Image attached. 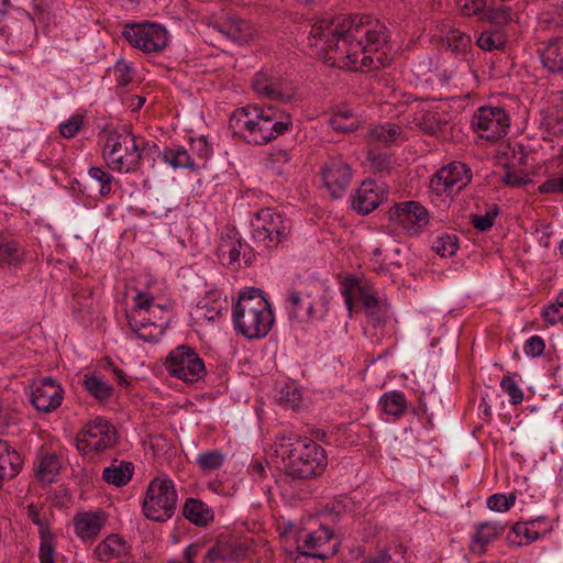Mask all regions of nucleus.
Listing matches in <instances>:
<instances>
[{"label":"nucleus","mask_w":563,"mask_h":563,"mask_svg":"<svg viewBox=\"0 0 563 563\" xmlns=\"http://www.w3.org/2000/svg\"><path fill=\"white\" fill-rule=\"evenodd\" d=\"M333 534L330 529L320 526L313 531H301L297 537L299 554L307 558L324 560L338 551V543L331 544Z\"/></svg>","instance_id":"13"},{"label":"nucleus","mask_w":563,"mask_h":563,"mask_svg":"<svg viewBox=\"0 0 563 563\" xmlns=\"http://www.w3.org/2000/svg\"><path fill=\"white\" fill-rule=\"evenodd\" d=\"M183 516L197 527H206L214 519L212 507L198 498H187L183 506Z\"/></svg>","instance_id":"30"},{"label":"nucleus","mask_w":563,"mask_h":563,"mask_svg":"<svg viewBox=\"0 0 563 563\" xmlns=\"http://www.w3.org/2000/svg\"><path fill=\"white\" fill-rule=\"evenodd\" d=\"M327 303L325 296H321L314 301L310 298V295L302 296L300 292L292 290L287 295L286 309L291 320L309 323L325 317L328 312Z\"/></svg>","instance_id":"15"},{"label":"nucleus","mask_w":563,"mask_h":563,"mask_svg":"<svg viewBox=\"0 0 563 563\" xmlns=\"http://www.w3.org/2000/svg\"><path fill=\"white\" fill-rule=\"evenodd\" d=\"M500 388L508 394L511 405H519L523 400V391L509 375H505L500 380Z\"/></svg>","instance_id":"53"},{"label":"nucleus","mask_w":563,"mask_h":563,"mask_svg":"<svg viewBox=\"0 0 563 563\" xmlns=\"http://www.w3.org/2000/svg\"><path fill=\"white\" fill-rule=\"evenodd\" d=\"M506 529V525L499 521H485L475 526V533L472 538L471 550L476 553H485L486 547L499 538Z\"/></svg>","instance_id":"28"},{"label":"nucleus","mask_w":563,"mask_h":563,"mask_svg":"<svg viewBox=\"0 0 563 563\" xmlns=\"http://www.w3.org/2000/svg\"><path fill=\"white\" fill-rule=\"evenodd\" d=\"M229 124L246 143L263 145L289 131L292 120L274 106L247 104L234 111Z\"/></svg>","instance_id":"2"},{"label":"nucleus","mask_w":563,"mask_h":563,"mask_svg":"<svg viewBox=\"0 0 563 563\" xmlns=\"http://www.w3.org/2000/svg\"><path fill=\"white\" fill-rule=\"evenodd\" d=\"M22 465L20 453L9 442L0 440V488L20 473Z\"/></svg>","instance_id":"27"},{"label":"nucleus","mask_w":563,"mask_h":563,"mask_svg":"<svg viewBox=\"0 0 563 563\" xmlns=\"http://www.w3.org/2000/svg\"><path fill=\"white\" fill-rule=\"evenodd\" d=\"M196 461L203 472H212L222 466L224 455L218 450L205 451L197 456Z\"/></svg>","instance_id":"48"},{"label":"nucleus","mask_w":563,"mask_h":563,"mask_svg":"<svg viewBox=\"0 0 563 563\" xmlns=\"http://www.w3.org/2000/svg\"><path fill=\"white\" fill-rule=\"evenodd\" d=\"M117 440L115 428L107 419L97 417L77 433L76 448L82 455L99 453L114 446Z\"/></svg>","instance_id":"9"},{"label":"nucleus","mask_w":563,"mask_h":563,"mask_svg":"<svg viewBox=\"0 0 563 563\" xmlns=\"http://www.w3.org/2000/svg\"><path fill=\"white\" fill-rule=\"evenodd\" d=\"M27 518L37 527L40 539L54 536L49 528L48 516L43 508L31 504L27 506Z\"/></svg>","instance_id":"44"},{"label":"nucleus","mask_w":563,"mask_h":563,"mask_svg":"<svg viewBox=\"0 0 563 563\" xmlns=\"http://www.w3.org/2000/svg\"><path fill=\"white\" fill-rule=\"evenodd\" d=\"M164 366L173 377L186 383L199 382L206 374L205 362L189 345H178L166 356Z\"/></svg>","instance_id":"10"},{"label":"nucleus","mask_w":563,"mask_h":563,"mask_svg":"<svg viewBox=\"0 0 563 563\" xmlns=\"http://www.w3.org/2000/svg\"><path fill=\"white\" fill-rule=\"evenodd\" d=\"M541 316L545 322L551 324L563 319V290L558 294L554 302L543 308Z\"/></svg>","instance_id":"50"},{"label":"nucleus","mask_w":563,"mask_h":563,"mask_svg":"<svg viewBox=\"0 0 563 563\" xmlns=\"http://www.w3.org/2000/svg\"><path fill=\"white\" fill-rule=\"evenodd\" d=\"M371 167L379 173L391 169L393 163L387 154H372L369 156Z\"/></svg>","instance_id":"63"},{"label":"nucleus","mask_w":563,"mask_h":563,"mask_svg":"<svg viewBox=\"0 0 563 563\" xmlns=\"http://www.w3.org/2000/svg\"><path fill=\"white\" fill-rule=\"evenodd\" d=\"M220 252L222 256L228 253V265L233 268L241 267L242 262L244 266H250L255 257L253 247L241 240L232 241L229 244H222Z\"/></svg>","instance_id":"31"},{"label":"nucleus","mask_w":563,"mask_h":563,"mask_svg":"<svg viewBox=\"0 0 563 563\" xmlns=\"http://www.w3.org/2000/svg\"><path fill=\"white\" fill-rule=\"evenodd\" d=\"M516 501V496L514 494L504 495V494H494L487 498L486 505L487 507L497 512L508 511Z\"/></svg>","instance_id":"51"},{"label":"nucleus","mask_w":563,"mask_h":563,"mask_svg":"<svg viewBox=\"0 0 563 563\" xmlns=\"http://www.w3.org/2000/svg\"><path fill=\"white\" fill-rule=\"evenodd\" d=\"M323 186L333 198H341L352 179V168L342 156L330 157L320 170Z\"/></svg>","instance_id":"16"},{"label":"nucleus","mask_w":563,"mask_h":563,"mask_svg":"<svg viewBox=\"0 0 563 563\" xmlns=\"http://www.w3.org/2000/svg\"><path fill=\"white\" fill-rule=\"evenodd\" d=\"M114 79L118 86L125 87L133 80V73L131 66L123 60L115 63L113 67Z\"/></svg>","instance_id":"60"},{"label":"nucleus","mask_w":563,"mask_h":563,"mask_svg":"<svg viewBox=\"0 0 563 563\" xmlns=\"http://www.w3.org/2000/svg\"><path fill=\"white\" fill-rule=\"evenodd\" d=\"M471 123L479 137L495 141L506 135L510 119L500 107H481L473 114Z\"/></svg>","instance_id":"11"},{"label":"nucleus","mask_w":563,"mask_h":563,"mask_svg":"<svg viewBox=\"0 0 563 563\" xmlns=\"http://www.w3.org/2000/svg\"><path fill=\"white\" fill-rule=\"evenodd\" d=\"M471 43V36L460 30H451L446 35L448 47L456 55H464L470 49Z\"/></svg>","instance_id":"46"},{"label":"nucleus","mask_w":563,"mask_h":563,"mask_svg":"<svg viewBox=\"0 0 563 563\" xmlns=\"http://www.w3.org/2000/svg\"><path fill=\"white\" fill-rule=\"evenodd\" d=\"M388 196L382 184L366 179L356 189L352 197V208L360 214H369L377 209Z\"/></svg>","instance_id":"20"},{"label":"nucleus","mask_w":563,"mask_h":563,"mask_svg":"<svg viewBox=\"0 0 563 563\" xmlns=\"http://www.w3.org/2000/svg\"><path fill=\"white\" fill-rule=\"evenodd\" d=\"M55 537H46L40 539L38 559L40 563H56L55 562Z\"/></svg>","instance_id":"58"},{"label":"nucleus","mask_w":563,"mask_h":563,"mask_svg":"<svg viewBox=\"0 0 563 563\" xmlns=\"http://www.w3.org/2000/svg\"><path fill=\"white\" fill-rule=\"evenodd\" d=\"M379 406L386 415L391 416L395 419L400 418L408 407L405 394L399 390H391L383 394L379 399Z\"/></svg>","instance_id":"36"},{"label":"nucleus","mask_w":563,"mask_h":563,"mask_svg":"<svg viewBox=\"0 0 563 563\" xmlns=\"http://www.w3.org/2000/svg\"><path fill=\"white\" fill-rule=\"evenodd\" d=\"M59 470V457L55 453H46L38 463L37 477L43 482L52 483Z\"/></svg>","instance_id":"38"},{"label":"nucleus","mask_w":563,"mask_h":563,"mask_svg":"<svg viewBox=\"0 0 563 563\" xmlns=\"http://www.w3.org/2000/svg\"><path fill=\"white\" fill-rule=\"evenodd\" d=\"M481 20H487L492 24L504 26L514 20V14L510 7L501 4L485 10L483 16H481Z\"/></svg>","instance_id":"45"},{"label":"nucleus","mask_w":563,"mask_h":563,"mask_svg":"<svg viewBox=\"0 0 563 563\" xmlns=\"http://www.w3.org/2000/svg\"><path fill=\"white\" fill-rule=\"evenodd\" d=\"M178 495L175 483L168 476H157L150 481L142 499L144 517L155 522H166L176 511Z\"/></svg>","instance_id":"7"},{"label":"nucleus","mask_w":563,"mask_h":563,"mask_svg":"<svg viewBox=\"0 0 563 563\" xmlns=\"http://www.w3.org/2000/svg\"><path fill=\"white\" fill-rule=\"evenodd\" d=\"M88 175L96 180L99 185V195L101 197H108L112 192V183L114 177L102 169L101 167H90L88 170Z\"/></svg>","instance_id":"49"},{"label":"nucleus","mask_w":563,"mask_h":563,"mask_svg":"<svg viewBox=\"0 0 563 563\" xmlns=\"http://www.w3.org/2000/svg\"><path fill=\"white\" fill-rule=\"evenodd\" d=\"M329 122L332 129L340 133H350L358 128V119L352 110L336 112Z\"/></svg>","instance_id":"39"},{"label":"nucleus","mask_w":563,"mask_h":563,"mask_svg":"<svg viewBox=\"0 0 563 563\" xmlns=\"http://www.w3.org/2000/svg\"><path fill=\"white\" fill-rule=\"evenodd\" d=\"M108 516L104 511H80L74 516L73 523L76 536L87 542L96 540L103 527Z\"/></svg>","instance_id":"23"},{"label":"nucleus","mask_w":563,"mask_h":563,"mask_svg":"<svg viewBox=\"0 0 563 563\" xmlns=\"http://www.w3.org/2000/svg\"><path fill=\"white\" fill-rule=\"evenodd\" d=\"M84 388L85 390L96 399L103 401L110 398L112 395L113 388L109 384L104 383L97 376H88L85 375L84 378Z\"/></svg>","instance_id":"41"},{"label":"nucleus","mask_w":563,"mask_h":563,"mask_svg":"<svg viewBox=\"0 0 563 563\" xmlns=\"http://www.w3.org/2000/svg\"><path fill=\"white\" fill-rule=\"evenodd\" d=\"M274 453L282 459L285 474L292 478L308 479L319 476L328 464L322 446L297 434L277 437Z\"/></svg>","instance_id":"3"},{"label":"nucleus","mask_w":563,"mask_h":563,"mask_svg":"<svg viewBox=\"0 0 563 563\" xmlns=\"http://www.w3.org/2000/svg\"><path fill=\"white\" fill-rule=\"evenodd\" d=\"M63 398V387L52 377H42L31 386L30 401L37 411L47 413L56 410Z\"/></svg>","instance_id":"17"},{"label":"nucleus","mask_w":563,"mask_h":563,"mask_svg":"<svg viewBox=\"0 0 563 563\" xmlns=\"http://www.w3.org/2000/svg\"><path fill=\"white\" fill-rule=\"evenodd\" d=\"M389 219L400 225L408 235L418 236L427 228L430 213L420 202L409 200L390 209Z\"/></svg>","instance_id":"12"},{"label":"nucleus","mask_w":563,"mask_h":563,"mask_svg":"<svg viewBox=\"0 0 563 563\" xmlns=\"http://www.w3.org/2000/svg\"><path fill=\"white\" fill-rule=\"evenodd\" d=\"M545 349V342L540 335H532L523 345V352L527 356L538 357L541 356Z\"/></svg>","instance_id":"61"},{"label":"nucleus","mask_w":563,"mask_h":563,"mask_svg":"<svg viewBox=\"0 0 563 563\" xmlns=\"http://www.w3.org/2000/svg\"><path fill=\"white\" fill-rule=\"evenodd\" d=\"M251 228L253 243L267 254L286 246L291 234L290 221L272 208L255 212L251 219Z\"/></svg>","instance_id":"5"},{"label":"nucleus","mask_w":563,"mask_h":563,"mask_svg":"<svg viewBox=\"0 0 563 563\" xmlns=\"http://www.w3.org/2000/svg\"><path fill=\"white\" fill-rule=\"evenodd\" d=\"M369 136L373 141L390 145L406 140L404 129L397 123L385 122L377 124L369 130Z\"/></svg>","instance_id":"34"},{"label":"nucleus","mask_w":563,"mask_h":563,"mask_svg":"<svg viewBox=\"0 0 563 563\" xmlns=\"http://www.w3.org/2000/svg\"><path fill=\"white\" fill-rule=\"evenodd\" d=\"M456 4L464 16H483L487 0H456Z\"/></svg>","instance_id":"52"},{"label":"nucleus","mask_w":563,"mask_h":563,"mask_svg":"<svg viewBox=\"0 0 563 563\" xmlns=\"http://www.w3.org/2000/svg\"><path fill=\"white\" fill-rule=\"evenodd\" d=\"M404 552L396 551L393 555L387 548L382 549L376 555L368 556L365 563H404Z\"/></svg>","instance_id":"59"},{"label":"nucleus","mask_w":563,"mask_h":563,"mask_svg":"<svg viewBox=\"0 0 563 563\" xmlns=\"http://www.w3.org/2000/svg\"><path fill=\"white\" fill-rule=\"evenodd\" d=\"M472 179L470 167L462 162H452L440 168L430 180V188L437 195L459 192Z\"/></svg>","instance_id":"14"},{"label":"nucleus","mask_w":563,"mask_h":563,"mask_svg":"<svg viewBox=\"0 0 563 563\" xmlns=\"http://www.w3.org/2000/svg\"><path fill=\"white\" fill-rule=\"evenodd\" d=\"M130 329L144 342L155 343L165 332V322H157L145 313L126 312Z\"/></svg>","instance_id":"24"},{"label":"nucleus","mask_w":563,"mask_h":563,"mask_svg":"<svg viewBox=\"0 0 563 563\" xmlns=\"http://www.w3.org/2000/svg\"><path fill=\"white\" fill-rule=\"evenodd\" d=\"M410 123L426 134L438 135L446 130L449 120L446 113L421 108L412 113Z\"/></svg>","instance_id":"25"},{"label":"nucleus","mask_w":563,"mask_h":563,"mask_svg":"<svg viewBox=\"0 0 563 563\" xmlns=\"http://www.w3.org/2000/svg\"><path fill=\"white\" fill-rule=\"evenodd\" d=\"M553 521L545 516H539L525 522H516L507 540L521 547L545 537L553 530Z\"/></svg>","instance_id":"19"},{"label":"nucleus","mask_w":563,"mask_h":563,"mask_svg":"<svg viewBox=\"0 0 563 563\" xmlns=\"http://www.w3.org/2000/svg\"><path fill=\"white\" fill-rule=\"evenodd\" d=\"M459 238L453 233L438 235L432 242V250L441 257L453 256L459 249Z\"/></svg>","instance_id":"42"},{"label":"nucleus","mask_w":563,"mask_h":563,"mask_svg":"<svg viewBox=\"0 0 563 563\" xmlns=\"http://www.w3.org/2000/svg\"><path fill=\"white\" fill-rule=\"evenodd\" d=\"M23 249L11 238L0 235V265H15L23 260Z\"/></svg>","instance_id":"37"},{"label":"nucleus","mask_w":563,"mask_h":563,"mask_svg":"<svg viewBox=\"0 0 563 563\" xmlns=\"http://www.w3.org/2000/svg\"><path fill=\"white\" fill-rule=\"evenodd\" d=\"M158 158L174 169L186 168L196 172L201 168V164L196 162V157L183 145L165 146L158 153Z\"/></svg>","instance_id":"26"},{"label":"nucleus","mask_w":563,"mask_h":563,"mask_svg":"<svg viewBox=\"0 0 563 563\" xmlns=\"http://www.w3.org/2000/svg\"><path fill=\"white\" fill-rule=\"evenodd\" d=\"M499 213L498 207L494 206L489 210L486 211L484 216L481 214H474L472 216V224L475 229H477L481 232L488 231L495 222L496 217Z\"/></svg>","instance_id":"54"},{"label":"nucleus","mask_w":563,"mask_h":563,"mask_svg":"<svg viewBox=\"0 0 563 563\" xmlns=\"http://www.w3.org/2000/svg\"><path fill=\"white\" fill-rule=\"evenodd\" d=\"M188 151L196 157V162L201 164V168L205 167L206 162L212 155V147L203 135L198 139H190V147Z\"/></svg>","instance_id":"47"},{"label":"nucleus","mask_w":563,"mask_h":563,"mask_svg":"<svg viewBox=\"0 0 563 563\" xmlns=\"http://www.w3.org/2000/svg\"><path fill=\"white\" fill-rule=\"evenodd\" d=\"M364 309L374 328H379L386 322L387 307L385 303H382L378 300L376 303Z\"/></svg>","instance_id":"56"},{"label":"nucleus","mask_w":563,"mask_h":563,"mask_svg":"<svg viewBox=\"0 0 563 563\" xmlns=\"http://www.w3.org/2000/svg\"><path fill=\"white\" fill-rule=\"evenodd\" d=\"M213 30L236 43L247 42L253 34V27L247 20L233 12H227L211 23Z\"/></svg>","instance_id":"21"},{"label":"nucleus","mask_w":563,"mask_h":563,"mask_svg":"<svg viewBox=\"0 0 563 563\" xmlns=\"http://www.w3.org/2000/svg\"><path fill=\"white\" fill-rule=\"evenodd\" d=\"M506 42V34L501 30L483 31L476 40L477 46L487 52L503 49Z\"/></svg>","instance_id":"40"},{"label":"nucleus","mask_w":563,"mask_h":563,"mask_svg":"<svg viewBox=\"0 0 563 563\" xmlns=\"http://www.w3.org/2000/svg\"><path fill=\"white\" fill-rule=\"evenodd\" d=\"M389 31L366 14L323 18L310 25L307 44L332 66L349 70L378 69L388 64Z\"/></svg>","instance_id":"1"},{"label":"nucleus","mask_w":563,"mask_h":563,"mask_svg":"<svg viewBox=\"0 0 563 563\" xmlns=\"http://www.w3.org/2000/svg\"><path fill=\"white\" fill-rule=\"evenodd\" d=\"M541 194H563V174L550 176L539 186Z\"/></svg>","instance_id":"62"},{"label":"nucleus","mask_w":563,"mask_h":563,"mask_svg":"<svg viewBox=\"0 0 563 563\" xmlns=\"http://www.w3.org/2000/svg\"><path fill=\"white\" fill-rule=\"evenodd\" d=\"M85 117L82 114H74L59 124V133L63 137H74L84 125Z\"/></svg>","instance_id":"55"},{"label":"nucleus","mask_w":563,"mask_h":563,"mask_svg":"<svg viewBox=\"0 0 563 563\" xmlns=\"http://www.w3.org/2000/svg\"><path fill=\"white\" fill-rule=\"evenodd\" d=\"M539 54L543 67L553 75L563 76V37L551 38Z\"/></svg>","instance_id":"29"},{"label":"nucleus","mask_w":563,"mask_h":563,"mask_svg":"<svg viewBox=\"0 0 563 563\" xmlns=\"http://www.w3.org/2000/svg\"><path fill=\"white\" fill-rule=\"evenodd\" d=\"M96 551L101 561H110L125 555L129 545L123 538L110 534L97 545Z\"/></svg>","instance_id":"33"},{"label":"nucleus","mask_w":563,"mask_h":563,"mask_svg":"<svg viewBox=\"0 0 563 563\" xmlns=\"http://www.w3.org/2000/svg\"><path fill=\"white\" fill-rule=\"evenodd\" d=\"M341 294L350 311L352 310L356 298L361 301L363 308L378 301V294L376 289L369 283L356 277H349L342 282Z\"/></svg>","instance_id":"22"},{"label":"nucleus","mask_w":563,"mask_h":563,"mask_svg":"<svg viewBox=\"0 0 563 563\" xmlns=\"http://www.w3.org/2000/svg\"><path fill=\"white\" fill-rule=\"evenodd\" d=\"M291 155L286 150H275L267 157V166L276 174L283 173V165L289 164Z\"/></svg>","instance_id":"57"},{"label":"nucleus","mask_w":563,"mask_h":563,"mask_svg":"<svg viewBox=\"0 0 563 563\" xmlns=\"http://www.w3.org/2000/svg\"><path fill=\"white\" fill-rule=\"evenodd\" d=\"M252 86L260 97L269 100L288 102L296 95V88L289 80L266 71L257 73Z\"/></svg>","instance_id":"18"},{"label":"nucleus","mask_w":563,"mask_h":563,"mask_svg":"<svg viewBox=\"0 0 563 563\" xmlns=\"http://www.w3.org/2000/svg\"><path fill=\"white\" fill-rule=\"evenodd\" d=\"M202 563H235L232 558H227L220 548H211L203 556Z\"/></svg>","instance_id":"64"},{"label":"nucleus","mask_w":563,"mask_h":563,"mask_svg":"<svg viewBox=\"0 0 563 563\" xmlns=\"http://www.w3.org/2000/svg\"><path fill=\"white\" fill-rule=\"evenodd\" d=\"M275 402L284 409H298L302 402V390L295 382L285 383L276 389Z\"/></svg>","instance_id":"32"},{"label":"nucleus","mask_w":563,"mask_h":563,"mask_svg":"<svg viewBox=\"0 0 563 563\" xmlns=\"http://www.w3.org/2000/svg\"><path fill=\"white\" fill-rule=\"evenodd\" d=\"M121 36L133 48L145 54L161 53L168 44L167 30L163 25L150 21L125 23Z\"/></svg>","instance_id":"8"},{"label":"nucleus","mask_w":563,"mask_h":563,"mask_svg":"<svg viewBox=\"0 0 563 563\" xmlns=\"http://www.w3.org/2000/svg\"><path fill=\"white\" fill-rule=\"evenodd\" d=\"M133 464L131 462L114 461L111 465L107 466L102 472V479L108 484L117 487L126 485L133 476Z\"/></svg>","instance_id":"35"},{"label":"nucleus","mask_w":563,"mask_h":563,"mask_svg":"<svg viewBox=\"0 0 563 563\" xmlns=\"http://www.w3.org/2000/svg\"><path fill=\"white\" fill-rule=\"evenodd\" d=\"M134 306L130 312L136 313H155V310L159 312H166V309L162 305L154 302L155 297L148 291H137L134 297Z\"/></svg>","instance_id":"43"},{"label":"nucleus","mask_w":563,"mask_h":563,"mask_svg":"<svg viewBox=\"0 0 563 563\" xmlns=\"http://www.w3.org/2000/svg\"><path fill=\"white\" fill-rule=\"evenodd\" d=\"M102 157L113 172L129 174L139 170L142 150L132 133L113 131L107 135Z\"/></svg>","instance_id":"6"},{"label":"nucleus","mask_w":563,"mask_h":563,"mask_svg":"<svg viewBox=\"0 0 563 563\" xmlns=\"http://www.w3.org/2000/svg\"><path fill=\"white\" fill-rule=\"evenodd\" d=\"M274 312L263 291L250 288L242 291L232 309L236 333L250 340L265 338L273 328Z\"/></svg>","instance_id":"4"}]
</instances>
